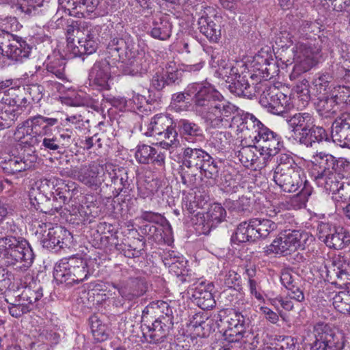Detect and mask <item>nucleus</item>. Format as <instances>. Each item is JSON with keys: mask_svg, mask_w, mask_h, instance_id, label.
Segmentation results:
<instances>
[{"mask_svg": "<svg viewBox=\"0 0 350 350\" xmlns=\"http://www.w3.org/2000/svg\"><path fill=\"white\" fill-rule=\"evenodd\" d=\"M193 96L192 109L205 124L213 129H221L230 124L232 116L237 113L238 107L225 97L211 84L192 83L187 86L184 92L172 95V105L179 109L188 98Z\"/></svg>", "mask_w": 350, "mask_h": 350, "instance_id": "obj_1", "label": "nucleus"}, {"mask_svg": "<svg viewBox=\"0 0 350 350\" xmlns=\"http://www.w3.org/2000/svg\"><path fill=\"white\" fill-rule=\"evenodd\" d=\"M310 174L319 187L332 193V199L336 206L346 203L350 199V185L341 181L349 169L346 160L336 159L330 154L317 152L311 159Z\"/></svg>", "mask_w": 350, "mask_h": 350, "instance_id": "obj_2", "label": "nucleus"}, {"mask_svg": "<svg viewBox=\"0 0 350 350\" xmlns=\"http://www.w3.org/2000/svg\"><path fill=\"white\" fill-rule=\"evenodd\" d=\"M319 32V24L310 21H302L295 31V44L291 51L295 64L291 78L307 72L319 62L323 45L327 41L326 37L317 35Z\"/></svg>", "mask_w": 350, "mask_h": 350, "instance_id": "obj_3", "label": "nucleus"}, {"mask_svg": "<svg viewBox=\"0 0 350 350\" xmlns=\"http://www.w3.org/2000/svg\"><path fill=\"white\" fill-rule=\"evenodd\" d=\"M273 180L285 192H295L301 188L300 197L307 198L312 193V187L306 179L304 170L298 166L288 154H280L277 159Z\"/></svg>", "mask_w": 350, "mask_h": 350, "instance_id": "obj_4", "label": "nucleus"}, {"mask_svg": "<svg viewBox=\"0 0 350 350\" xmlns=\"http://www.w3.org/2000/svg\"><path fill=\"white\" fill-rule=\"evenodd\" d=\"M109 53H117L122 62L127 61V72L129 75H142L150 67L147 56L143 51L136 49L133 38L127 33L122 37L112 38L108 44Z\"/></svg>", "mask_w": 350, "mask_h": 350, "instance_id": "obj_5", "label": "nucleus"}, {"mask_svg": "<svg viewBox=\"0 0 350 350\" xmlns=\"http://www.w3.org/2000/svg\"><path fill=\"white\" fill-rule=\"evenodd\" d=\"M96 262L95 259L81 256H70L61 259L55 265V279L67 285L79 284L88 280L94 271Z\"/></svg>", "mask_w": 350, "mask_h": 350, "instance_id": "obj_6", "label": "nucleus"}, {"mask_svg": "<svg viewBox=\"0 0 350 350\" xmlns=\"http://www.w3.org/2000/svg\"><path fill=\"white\" fill-rule=\"evenodd\" d=\"M58 123L57 118L34 116L17 126L14 137L25 146L36 147L40 143V137L52 131L51 127Z\"/></svg>", "mask_w": 350, "mask_h": 350, "instance_id": "obj_7", "label": "nucleus"}, {"mask_svg": "<svg viewBox=\"0 0 350 350\" xmlns=\"http://www.w3.org/2000/svg\"><path fill=\"white\" fill-rule=\"evenodd\" d=\"M0 251L2 252L8 265H16L25 270L33 262L34 254L27 240L16 236H7L0 238Z\"/></svg>", "mask_w": 350, "mask_h": 350, "instance_id": "obj_8", "label": "nucleus"}, {"mask_svg": "<svg viewBox=\"0 0 350 350\" xmlns=\"http://www.w3.org/2000/svg\"><path fill=\"white\" fill-rule=\"evenodd\" d=\"M29 104L22 87L7 90L0 104V129L10 127Z\"/></svg>", "mask_w": 350, "mask_h": 350, "instance_id": "obj_9", "label": "nucleus"}, {"mask_svg": "<svg viewBox=\"0 0 350 350\" xmlns=\"http://www.w3.org/2000/svg\"><path fill=\"white\" fill-rule=\"evenodd\" d=\"M172 119L167 115L157 114L146 125V131L144 134L150 137H156L158 141L157 144L172 152L180 146L178 133L172 127Z\"/></svg>", "mask_w": 350, "mask_h": 350, "instance_id": "obj_10", "label": "nucleus"}, {"mask_svg": "<svg viewBox=\"0 0 350 350\" xmlns=\"http://www.w3.org/2000/svg\"><path fill=\"white\" fill-rule=\"evenodd\" d=\"M220 321L227 324L224 336L230 342H239L243 340L247 342L248 335L245 336V329L249 327L251 321L242 312L232 309H225L219 312Z\"/></svg>", "mask_w": 350, "mask_h": 350, "instance_id": "obj_11", "label": "nucleus"}, {"mask_svg": "<svg viewBox=\"0 0 350 350\" xmlns=\"http://www.w3.org/2000/svg\"><path fill=\"white\" fill-rule=\"evenodd\" d=\"M58 1L59 7L52 18L56 28L62 27L66 23V20L62 15L63 12L79 18H92L96 15L92 14L99 3V0H58Z\"/></svg>", "mask_w": 350, "mask_h": 350, "instance_id": "obj_12", "label": "nucleus"}, {"mask_svg": "<svg viewBox=\"0 0 350 350\" xmlns=\"http://www.w3.org/2000/svg\"><path fill=\"white\" fill-rule=\"evenodd\" d=\"M315 341L312 350H342L345 345L344 334L331 329L327 324L317 323L314 326Z\"/></svg>", "mask_w": 350, "mask_h": 350, "instance_id": "obj_13", "label": "nucleus"}, {"mask_svg": "<svg viewBox=\"0 0 350 350\" xmlns=\"http://www.w3.org/2000/svg\"><path fill=\"white\" fill-rule=\"evenodd\" d=\"M4 62L6 59L22 62L28 58L31 51V46L22 38L16 36L0 29Z\"/></svg>", "mask_w": 350, "mask_h": 350, "instance_id": "obj_14", "label": "nucleus"}, {"mask_svg": "<svg viewBox=\"0 0 350 350\" xmlns=\"http://www.w3.org/2000/svg\"><path fill=\"white\" fill-rule=\"evenodd\" d=\"M259 103L275 115H282L293 107L291 97L275 87L265 88L260 96Z\"/></svg>", "mask_w": 350, "mask_h": 350, "instance_id": "obj_15", "label": "nucleus"}, {"mask_svg": "<svg viewBox=\"0 0 350 350\" xmlns=\"http://www.w3.org/2000/svg\"><path fill=\"white\" fill-rule=\"evenodd\" d=\"M73 131L70 129H58L55 134L48 132L40 137L38 146L40 150L49 153H62L74 141Z\"/></svg>", "mask_w": 350, "mask_h": 350, "instance_id": "obj_16", "label": "nucleus"}, {"mask_svg": "<svg viewBox=\"0 0 350 350\" xmlns=\"http://www.w3.org/2000/svg\"><path fill=\"white\" fill-rule=\"evenodd\" d=\"M100 31V27L98 25L87 27L82 32L83 36L79 37L77 46H74L70 38H68V49L75 56L94 53L98 47V36Z\"/></svg>", "mask_w": 350, "mask_h": 350, "instance_id": "obj_17", "label": "nucleus"}, {"mask_svg": "<svg viewBox=\"0 0 350 350\" xmlns=\"http://www.w3.org/2000/svg\"><path fill=\"white\" fill-rule=\"evenodd\" d=\"M254 141L258 144V148L265 159H270L282 147L281 137L266 126L261 127L258 134L254 137Z\"/></svg>", "mask_w": 350, "mask_h": 350, "instance_id": "obj_18", "label": "nucleus"}, {"mask_svg": "<svg viewBox=\"0 0 350 350\" xmlns=\"http://www.w3.org/2000/svg\"><path fill=\"white\" fill-rule=\"evenodd\" d=\"M143 220L153 222L161 223V228H157L154 225L146 226L145 230L148 228V235L154 239L159 241L163 239L164 242L169 244L172 241V229L170 224L167 220L159 213L152 211H144L141 215Z\"/></svg>", "mask_w": 350, "mask_h": 350, "instance_id": "obj_19", "label": "nucleus"}, {"mask_svg": "<svg viewBox=\"0 0 350 350\" xmlns=\"http://www.w3.org/2000/svg\"><path fill=\"white\" fill-rule=\"evenodd\" d=\"M173 321L169 317H158L151 324L142 325L143 334L150 343L163 342L172 328Z\"/></svg>", "mask_w": 350, "mask_h": 350, "instance_id": "obj_20", "label": "nucleus"}, {"mask_svg": "<svg viewBox=\"0 0 350 350\" xmlns=\"http://www.w3.org/2000/svg\"><path fill=\"white\" fill-rule=\"evenodd\" d=\"M111 67L107 59H101L94 63L89 72L90 85L98 90H108L113 81Z\"/></svg>", "mask_w": 350, "mask_h": 350, "instance_id": "obj_21", "label": "nucleus"}, {"mask_svg": "<svg viewBox=\"0 0 350 350\" xmlns=\"http://www.w3.org/2000/svg\"><path fill=\"white\" fill-rule=\"evenodd\" d=\"M72 239L69 231L61 226L49 228L47 233L43 234L42 243L44 247L57 252L68 246Z\"/></svg>", "mask_w": 350, "mask_h": 350, "instance_id": "obj_22", "label": "nucleus"}, {"mask_svg": "<svg viewBox=\"0 0 350 350\" xmlns=\"http://www.w3.org/2000/svg\"><path fill=\"white\" fill-rule=\"evenodd\" d=\"M117 290L122 300L133 301L143 295L147 290L146 283L139 278H129L122 281L119 284L111 283L107 284Z\"/></svg>", "mask_w": 350, "mask_h": 350, "instance_id": "obj_23", "label": "nucleus"}, {"mask_svg": "<svg viewBox=\"0 0 350 350\" xmlns=\"http://www.w3.org/2000/svg\"><path fill=\"white\" fill-rule=\"evenodd\" d=\"M103 167L92 163L78 168L77 180L92 190H97L105 181Z\"/></svg>", "mask_w": 350, "mask_h": 350, "instance_id": "obj_24", "label": "nucleus"}, {"mask_svg": "<svg viewBox=\"0 0 350 350\" xmlns=\"http://www.w3.org/2000/svg\"><path fill=\"white\" fill-rule=\"evenodd\" d=\"M241 163L247 168H261L267 165L269 160L265 159L260 150L255 146H243L237 152Z\"/></svg>", "mask_w": 350, "mask_h": 350, "instance_id": "obj_25", "label": "nucleus"}, {"mask_svg": "<svg viewBox=\"0 0 350 350\" xmlns=\"http://www.w3.org/2000/svg\"><path fill=\"white\" fill-rule=\"evenodd\" d=\"M214 286L211 282H200L193 290V303L202 310L212 309L216 304L212 293Z\"/></svg>", "mask_w": 350, "mask_h": 350, "instance_id": "obj_26", "label": "nucleus"}, {"mask_svg": "<svg viewBox=\"0 0 350 350\" xmlns=\"http://www.w3.org/2000/svg\"><path fill=\"white\" fill-rule=\"evenodd\" d=\"M36 158L34 155L25 157L10 155L5 159L3 170L8 174H15L30 169L34 164Z\"/></svg>", "mask_w": 350, "mask_h": 350, "instance_id": "obj_27", "label": "nucleus"}, {"mask_svg": "<svg viewBox=\"0 0 350 350\" xmlns=\"http://www.w3.org/2000/svg\"><path fill=\"white\" fill-rule=\"evenodd\" d=\"M288 122L299 141V137L304 136L305 133L310 132L314 120L311 113L304 112L295 113L288 119Z\"/></svg>", "mask_w": 350, "mask_h": 350, "instance_id": "obj_28", "label": "nucleus"}, {"mask_svg": "<svg viewBox=\"0 0 350 350\" xmlns=\"http://www.w3.org/2000/svg\"><path fill=\"white\" fill-rule=\"evenodd\" d=\"M219 18L216 15L208 16L206 13L198 19V25L200 31L209 40L216 42L221 35Z\"/></svg>", "mask_w": 350, "mask_h": 350, "instance_id": "obj_29", "label": "nucleus"}, {"mask_svg": "<svg viewBox=\"0 0 350 350\" xmlns=\"http://www.w3.org/2000/svg\"><path fill=\"white\" fill-rule=\"evenodd\" d=\"M332 138L329 137L326 131L319 126L314 124L310 129V132L305 133V135L299 137V143L306 147L318 148V145L323 143H331Z\"/></svg>", "mask_w": 350, "mask_h": 350, "instance_id": "obj_30", "label": "nucleus"}, {"mask_svg": "<svg viewBox=\"0 0 350 350\" xmlns=\"http://www.w3.org/2000/svg\"><path fill=\"white\" fill-rule=\"evenodd\" d=\"M332 142L342 148H350V124L345 120H336L332 127Z\"/></svg>", "mask_w": 350, "mask_h": 350, "instance_id": "obj_31", "label": "nucleus"}, {"mask_svg": "<svg viewBox=\"0 0 350 350\" xmlns=\"http://www.w3.org/2000/svg\"><path fill=\"white\" fill-rule=\"evenodd\" d=\"M175 126L181 135L189 142H196L203 137V130L198 124L187 119H180L175 122Z\"/></svg>", "mask_w": 350, "mask_h": 350, "instance_id": "obj_32", "label": "nucleus"}, {"mask_svg": "<svg viewBox=\"0 0 350 350\" xmlns=\"http://www.w3.org/2000/svg\"><path fill=\"white\" fill-rule=\"evenodd\" d=\"M295 252L290 232L281 234L266 247L267 254L287 255Z\"/></svg>", "mask_w": 350, "mask_h": 350, "instance_id": "obj_33", "label": "nucleus"}, {"mask_svg": "<svg viewBox=\"0 0 350 350\" xmlns=\"http://www.w3.org/2000/svg\"><path fill=\"white\" fill-rule=\"evenodd\" d=\"M298 279L289 271H283L280 275V282L288 291V295L293 299L301 302L304 299V295L298 285Z\"/></svg>", "mask_w": 350, "mask_h": 350, "instance_id": "obj_34", "label": "nucleus"}, {"mask_svg": "<svg viewBox=\"0 0 350 350\" xmlns=\"http://www.w3.org/2000/svg\"><path fill=\"white\" fill-rule=\"evenodd\" d=\"M210 154L202 148H186L183 152V165L198 170Z\"/></svg>", "mask_w": 350, "mask_h": 350, "instance_id": "obj_35", "label": "nucleus"}, {"mask_svg": "<svg viewBox=\"0 0 350 350\" xmlns=\"http://www.w3.org/2000/svg\"><path fill=\"white\" fill-rule=\"evenodd\" d=\"M253 219L241 222L237 228L232 240L237 243L254 242L258 239Z\"/></svg>", "mask_w": 350, "mask_h": 350, "instance_id": "obj_36", "label": "nucleus"}, {"mask_svg": "<svg viewBox=\"0 0 350 350\" xmlns=\"http://www.w3.org/2000/svg\"><path fill=\"white\" fill-rule=\"evenodd\" d=\"M219 185L221 190L228 195L241 193L245 190V183L241 181V177L238 174L224 173Z\"/></svg>", "mask_w": 350, "mask_h": 350, "instance_id": "obj_37", "label": "nucleus"}, {"mask_svg": "<svg viewBox=\"0 0 350 350\" xmlns=\"http://www.w3.org/2000/svg\"><path fill=\"white\" fill-rule=\"evenodd\" d=\"M172 25L167 16L155 18L150 31V36L160 40H166L172 35Z\"/></svg>", "mask_w": 350, "mask_h": 350, "instance_id": "obj_38", "label": "nucleus"}, {"mask_svg": "<svg viewBox=\"0 0 350 350\" xmlns=\"http://www.w3.org/2000/svg\"><path fill=\"white\" fill-rule=\"evenodd\" d=\"M178 71H169L163 68L155 72L151 79V85L157 90H162L165 85L175 83L178 80Z\"/></svg>", "mask_w": 350, "mask_h": 350, "instance_id": "obj_39", "label": "nucleus"}, {"mask_svg": "<svg viewBox=\"0 0 350 350\" xmlns=\"http://www.w3.org/2000/svg\"><path fill=\"white\" fill-rule=\"evenodd\" d=\"M350 243V233L344 228L338 226L331 237L326 239L325 245L334 250H342Z\"/></svg>", "mask_w": 350, "mask_h": 350, "instance_id": "obj_40", "label": "nucleus"}, {"mask_svg": "<svg viewBox=\"0 0 350 350\" xmlns=\"http://www.w3.org/2000/svg\"><path fill=\"white\" fill-rule=\"evenodd\" d=\"M66 61L59 55L49 56L46 68L47 72L54 75L57 79L66 81L65 72Z\"/></svg>", "mask_w": 350, "mask_h": 350, "instance_id": "obj_41", "label": "nucleus"}, {"mask_svg": "<svg viewBox=\"0 0 350 350\" xmlns=\"http://www.w3.org/2000/svg\"><path fill=\"white\" fill-rule=\"evenodd\" d=\"M55 189V200H59L61 203L66 204L72 198V194L76 190V185L74 182L66 183L62 179L58 178Z\"/></svg>", "mask_w": 350, "mask_h": 350, "instance_id": "obj_42", "label": "nucleus"}, {"mask_svg": "<svg viewBox=\"0 0 350 350\" xmlns=\"http://www.w3.org/2000/svg\"><path fill=\"white\" fill-rule=\"evenodd\" d=\"M131 94L132 97L129 100H126L124 98H114L111 100V104L116 107L122 105L123 107L129 108L133 111L139 110L146 102L145 96L139 93H136L135 91H132Z\"/></svg>", "mask_w": 350, "mask_h": 350, "instance_id": "obj_43", "label": "nucleus"}, {"mask_svg": "<svg viewBox=\"0 0 350 350\" xmlns=\"http://www.w3.org/2000/svg\"><path fill=\"white\" fill-rule=\"evenodd\" d=\"M219 162L216 161L211 155L204 161L198 170L202 176L209 180V184H215L219 176Z\"/></svg>", "mask_w": 350, "mask_h": 350, "instance_id": "obj_44", "label": "nucleus"}, {"mask_svg": "<svg viewBox=\"0 0 350 350\" xmlns=\"http://www.w3.org/2000/svg\"><path fill=\"white\" fill-rule=\"evenodd\" d=\"M232 141V136L230 132L217 131L212 133L209 145L219 152L228 149Z\"/></svg>", "mask_w": 350, "mask_h": 350, "instance_id": "obj_45", "label": "nucleus"}, {"mask_svg": "<svg viewBox=\"0 0 350 350\" xmlns=\"http://www.w3.org/2000/svg\"><path fill=\"white\" fill-rule=\"evenodd\" d=\"M336 100L333 95L330 98L321 99L317 105L320 116L325 118H333L341 111Z\"/></svg>", "mask_w": 350, "mask_h": 350, "instance_id": "obj_46", "label": "nucleus"}, {"mask_svg": "<svg viewBox=\"0 0 350 350\" xmlns=\"http://www.w3.org/2000/svg\"><path fill=\"white\" fill-rule=\"evenodd\" d=\"M252 203L251 193H249L248 195L243 194L236 200H226L224 204L230 211L243 213L250 210Z\"/></svg>", "mask_w": 350, "mask_h": 350, "instance_id": "obj_47", "label": "nucleus"}, {"mask_svg": "<svg viewBox=\"0 0 350 350\" xmlns=\"http://www.w3.org/2000/svg\"><path fill=\"white\" fill-rule=\"evenodd\" d=\"M252 219L254 223L253 226L256 228L258 239L267 238L278 228L277 224L270 219L264 218Z\"/></svg>", "mask_w": 350, "mask_h": 350, "instance_id": "obj_48", "label": "nucleus"}, {"mask_svg": "<svg viewBox=\"0 0 350 350\" xmlns=\"http://www.w3.org/2000/svg\"><path fill=\"white\" fill-rule=\"evenodd\" d=\"M340 109L344 113H350V88L345 85H339L332 93Z\"/></svg>", "mask_w": 350, "mask_h": 350, "instance_id": "obj_49", "label": "nucleus"}, {"mask_svg": "<svg viewBox=\"0 0 350 350\" xmlns=\"http://www.w3.org/2000/svg\"><path fill=\"white\" fill-rule=\"evenodd\" d=\"M230 92L239 96L250 97L252 93L251 86L245 77L241 76L229 83Z\"/></svg>", "mask_w": 350, "mask_h": 350, "instance_id": "obj_50", "label": "nucleus"}, {"mask_svg": "<svg viewBox=\"0 0 350 350\" xmlns=\"http://www.w3.org/2000/svg\"><path fill=\"white\" fill-rule=\"evenodd\" d=\"M237 64L238 63L226 62V60H222L219 64L218 72L224 79H226L227 83L236 80L241 77L237 66Z\"/></svg>", "mask_w": 350, "mask_h": 350, "instance_id": "obj_51", "label": "nucleus"}, {"mask_svg": "<svg viewBox=\"0 0 350 350\" xmlns=\"http://www.w3.org/2000/svg\"><path fill=\"white\" fill-rule=\"evenodd\" d=\"M290 232L295 251L297 250H304L314 240V237L308 232L293 230Z\"/></svg>", "mask_w": 350, "mask_h": 350, "instance_id": "obj_52", "label": "nucleus"}, {"mask_svg": "<svg viewBox=\"0 0 350 350\" xmlns=\"http://www.w3.org/2000/svg\"><path fill=\"white\" fill-rule=\"evenodd\" d=\"M105 168L107 169V171L111 170L113 172V175L112 176L111 173H109V175L111 176V183L115 185L118 186L116 188V189L118 191V193L124 191V190L129 188V183L128 180L127 174L126 172H124L122 174L118 175L117 170L118 172H120L121 171L118 168H113L111 165H106Z\"/></svg>", "mask_w": 350, "mask_h": 350, "instance_id": "obj_53", "label": "nucleus"}, {"mask_svg": "<svg viewBox=\"0 0 350 350\" xmlns=\"http://www.w3.org/2000/svg\"><path fill=\"white\" fill-rule=\"evenodd\" d=\"M333 306L339 312L350 314V291H340L333 298Z\"/></svg>", "mask_w": 350, "mask_h": 350, "instance_id": "obj_54", "label": "nucleus"}, {"mask_svg": "<svg viewBox=\"0 0 350 350\" xmlns=\"http://www.w3.org/2000/svg\"><path fill=\"white\" fill-rule=\"evenodd\" d=\"M163 262L169 267L170 271L174 272L176 275L183 274L187 263L183 257L172 256V254L165 256Z\"/></svg>", "mask_w": 350, "mask_h": 350, "instance_id": "obj_55", "label": "nucleus"}, {"mask_svg": "<svg viewBox=\"0 0 350 350\" xmlns=\"http://www.w3.org/2000/svg\"><path fill=\"white\" fill-rule=\"evenodd\" d=\"M58 178L55 177L51 178H42L37 181L33 185L40 191L44 193L45 196H47L49 199L55 196V189L57 187V181ZM53 200L55 199L53 198Z\"/></svg>", "mask_w": 350, "mask_h": 350, "instance_id": "obj_56", "label": "nucleus"}, {"mask_svg": "<svg viewBox=\"0 0 350 350\" xmlns=\"http://www.w3.org/2000/svg\"><path fill=\"white\" fill-rule=\"evenodd\" d=\"M198 196L196 193H189L183 198L182 208L183 211H187L189 214H193L200 208H202L205 202L204 200H198Z\"/></svg>", "mask_w": 350, "mask_h": 350, "instance_id": "obj_57", "label": "nucleus"}, {"mask_svg": "<svg viewBox=\"0 0 350 350\" xmlns=\"http://www.w3.org/2000/svg\"><path fill=\"white\" fill-rule=\"evenodd\" d=\"M205 214L206 218L216 227L224 220L226 212L225 208L220 204L215 203L210 206Z\"/></svg>", "mask_w": 350, "mask_h": 350, "instance_id": "obj_58", "label": "nucleus"}, {"mask_svg": "<svg viewBox=\"0 0 350 350\" xmlns=\"http://www.w3.org/2000/svg\"><path fill=\"white\" fill-rule=\"evenodd\" d=\"M157 180L154 179L147 180L141 178L137 183L138 196L143 199L149 198L154 194V191L157 190Z\"/></svg>", "mask_w": 350, "mask_h": 350, "instance_id": "obj_59", "label": "nucleus"}, {"mask_svg": "<svg viewBox=\"0 0 350 350\" xmlns=\"http://www.w3.org/2000/svg\"><path fill=\"white\" fill-rule=\"evenodd\" d=\"M42 295V288L33 289L31 286H27L20 295V301L25 302L32 308L33 304L40 299Z\"/></svg>", "mask_w": 350, "mask_h": 350, "instance_id": "obj_60", "label": "nucleus"}, {"mask_svg": "<svg viewBox=\"0 0 350 350\" xmlns=\"http://www.w3.org/2000/svg\"><path fill=\"white\" fill-rule=\"evenodd\" d=\"M29 200L32 206L36 210L46 213L48 211L44 210L41 205L44 202H48L50 199L45 196L43 193L40 191L36 187L33 186L29 193Z\"/></svg>", "mask_w": 350, "mask_h": 350, "instance_id": "obj_61", "label": "nucleus"}, {"mask_svg": "<svg viewBox=\"0 0 350 350\" xmlns=\"http://www.w3.org/2000/svg\"><path fill=\"white\" fill-rule=\"evenodd\" d=\"M157 154V150L148 145H140L135 152V159L140 163H149L153 155Z\"/></svg>", "mask_w": 350, "mask_h": 350, "instance_id": "obj_62", "label": "nucleus"}, {"mask_svg": "<svg viewBox=\"0 0 350 350\" xmlns=\"http://www.w3.org/2000/svg\"><path fill=\"white\" fill-rule=\"evenodd\" d=\"M196 217V230L199 234H208L211 229L215 228L214 224L206 218L205 213L198 212Z\"/></svg>", "mask_w": 350, "mask_h": 350, "instance_id": "obj_63", "label": "nucleus"}, {"mask_svg": "<svg viewBox=\"0 0 350 350\" xmlns=\"http://www.w3.org/2000/svg\"><path fill=\"white\" fill-rule=\"evenodd\" d=\"M242 129H246L248 131H252L253 137L258 134V131L261 129L265 125L258 120L254 115L247 113L243 118L242 122Z\"/></svg>", "mask_w": 350, "mask_h": 350, "instance_id": "obj_64", "label": "nucleus"}]
</instances>
